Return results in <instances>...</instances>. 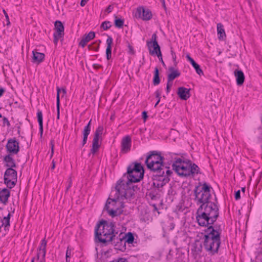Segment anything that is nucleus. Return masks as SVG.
<instances>
[{
    "label": "nucleus",
    "mask_w": 262,
    "mask_h": 262,
    "mask_svg": "<svg viewBox=\"0 0 262 262\" xmlns=\"http://www.w3.org/2000/svg\"><path fill=\"white\" fill-rule=\"evenodd\" d=\"M199 190V185L195 186L194 189L196 204H200L196 212V219L199 226L206 227L214 224L219 216L217 200L215 197L214 202L210 201L211 193Z\"/></svg>",
    "instance_id": "nucleus-1"
},
{
    "label": "nucleus",
    "mask_w": 262,
    "mask_h": 262,
    "mask_svg": "<svg viewBox=\"0 0 262 262\" xmlns=\"http://www.w3.org/2000/svg\"><path fill=\"white\" fill-rule=\"evenodd\" d=\"M115 223L102 220L97 224L95 229V242L107 246L113 244L115 249L122 252L126 248V243L123 233L116 230Z\"/></svg>",
    "instance_id": "nucleus-2"
},
{
    "label": "nucleus",
    "mask_w": 262,
    "mask_h": 262,
    "mask_svg": "<svg viewBox=\"0 0 262 262\" xmlns=\"http://www.w3.org/2000/svg\"><path fill=\"white\" fill-rule=\"evenodd\" d=\"M164 160L161 152L154 150L148 152L145 161L147 168L154 172L152 185L157 188H162L168 183L172 173Z\"/></svg>",
    "instance_id": "nucleus-3"
},
{
    "label": "nucleus",
    "mask_w": 262,
    "mask_h": 262,
    "mask_svg": "<svg viewBox=\"0 0 262 262\" xmlns=\"http://www.w3.org/2000/svg\"><path fill=\"white\" fill-rule=\"evenodd\" d=\"M207 230L208 233L204 235V246L206 250L211 255L218 253L221 245V234L222 230L221 225L217 224H209Z\"/></svg>",
    "instance_id": "nucleus-4"
},
{
    "label": "nucleus",
    "mask_w": 262,
    "mask_h": 262,
    "mask_svg": "<svg viewBox=\"0 0 262 262\" xmlns=\"http://www.w3.org/2000/svg\"><path fill=\"white\" fill-rule=\"evenodd\" d=\"M135 183L128 179L125 181L120 179L117 181L115 186L116 194L121 196V200L130 199L135 195V192L140 189L137 185L134 184Z\"/></svg>",
    "instance_id": "nucleus-5"
},
{
    "label": "nucleus",
    "mask_w": 262,
    "mask_h": 262,
    "mask_svg": "<svg viewBox=\"0 0 262 262\" xmlns=\"http://www.w3.org/2000/svg\"><path fill=\"white\" fill-rule=\"evenodd\" d=\"M116 197L114 199L109 198L106 202L104 210L112 217L117 216L123 212L122 209L124 207V203L121 201V196L116 194Z\"/></svg>",
    "instance_id": "nucleus-6"
},
{
    "label": "nucleus",
    "mask_w": 262,
    "mask_h": 262,
    "mask_svg": "<svg viewBox=\"0 0 262 262\" xmlns=\"http://www.w3.org/2000/svg\"><path fill=\"white\" fill-rule=\"evenodd\" d=\"M144 169L140 163L134 162L130 163L127 168V179L134 182H140L144 177Z\"/></svg>",
    "instance_id": "nucleus-7"
},
{
    "label": "nucleus",
    "mask_w": 262,
    "mask_h": 262,
    "mask_svg": "<svg viewBox=\"0 0 262 262\" xmlns=\"http://www.w3.org/2000/svg\"><path fill=\"white\" fill-rule=\"evenodd\" d=\"M190 160H184L181 158H177L172 164V169L177 174L182 177L187 178L190 177L189 166Z\"/></svg>",
    "instance_id": "nucleus-8"
},
{
    "label": "nucleus",
    "mask_w": 262,
    "mask_h": 262,
    "mask_svg": "<svg viewBox=\"0 0 262 262\" xmlns=\"http://www.w3.org/2000/svg\"><path fill=\"white\" fill-rule=\"evenodd\" d=\"M157 37L156 34L154 33L152 35L151 40L147 41V46L149 49V53L152 55L157 56L162 63L165 66V63L162 59L160 47L157 41Z\"/></svg>",
    "instance_id": "nucleus-9"
},
{
    "label": "nucleus",
    "mask_w": 262,
    "mask_h": 262,
    "mask_svg": "<svg viewBox=\"0 0 262 262\" xmlns=\"http://www.w3.org/2000/svg\"><path fill=\"white\" fill-rule=\"evenodd\" d=\"M4 183L9 188H13L17 181V172L16 170L11 168H7L4 177Z\"/></svg>",
    "instance_id": "nucleus-10"
},
{
    "label": "nucleus",
    "mask_w": 262,
    "mask_h": 262,
    "mask_svg": "<svg viewBox=\"0 0 262 262\" xmlns=\"http://www.w3.org/2000/svg\"><path fill=\"white\" fill-rule=\"evenodd\" d=\"M103 130V127L101 125H99L96 129L94 134V138L92 142V147L90 150L91 154L94 155L99 150L100 147V144L99 143V137L102 134Z\"/></svg>",
    "instance_id": "nucleus-11"
},
{
    "label": "nucleus",
    "mask_w": 262,
    "mask_h": 262,
    "mask_svg": "<svg viewBox=\"0 0 262 262\" xmlns=\"http://www.w3.org/2000/svg\"><path fill=\"white\" fill-rule=\"evenodd\" d=\"M19 143L16 138H9L6 145L7 151L10 154L16 155L19 151Z\"/></svg>",
    "instance_id": "nucleus-12"
},
{
    "label": "nucleus",
    "mask_w": 262,
    "mask_h": 262,
    "mask_svg": "<svg viewBox=\"0 0 262 262\" xmlns=\"http://www.w3.org/2000/svg\"><path fill=\"white\" fill-rule=\"evenodd\" d=\"M55 32L53 34L54 43L57 45L60 38L64 35V26L61 21L56 20L54 23Z\"/></svg>",
    "instance_id": "nucleus-13"
},
{
    "label": "nucleus",
    "mask_w": 262,
    "mask_h": 262,
    "mask_svg": "<svg viewBox=\"0 0 262 262\" xmlns=\"http://www.w3.org/2000/svg\"><path fill=\"white\" fill-rule=\"evenodd\" d=\"M135 16L136 18H141L143 20H149L152 18V13L148 9L139 7L137 9Z\"/></svg>",
    "instance_id": "nucleus-14"
},
{
    "label": "nucleus",
    "mask_w": 262,
    "mask_h": 262,
    "mask_svg": "<svg viewBox=\"0 0 262 262\" xmlns=\"http://www.w3.org/2000/svg\"><path fill=\"white\" fill-rule=\"evenodd\" d=\"M132 145L131 138L129 136L123 137L121 141V152L125 154L130 150Z\"/></svg>",
    "instance_id": "nucleus-15"
},
{
    "label": "nucleus",
    "mask_w": 262,
    "mask_h": 262,
    "mask_svg": "<svg viewBox=\"0 0 262 262\" xmlns=\"http://www.w3.org/2000/svg\"><path fill=\"white\" fill-rule=\"evenodd\" d=\"M13 154H9L3 158V161L5 163V166L7 168H15L16 167V164L13 157Z\"/></svg>",
    "instance_id": "nucleus-16"
},
{
    "label": "nucleus",
    "mask_w": 262,
    "mask_h": 262,
    "mask_svg": "<svg viewBox=\"0 0 262 262\" xmlns=\"http://www.w3.org/2000/svg\"><path fill=\"white\" fill-rule=\"evenodd\" d=\"M190 89H187L184 87H180L178 88L177 94L181 99L186 100L190 96Z\"/></svg>",
    "instance_id": "nucleus-17"
},
{
    "label": "nucleus",
    "mask_w": 262,
    "mask_h": 262,
    "mask_svg": "<svg viewBox=\"0 0 262 262\" xmlns=\"http://www.w3.org/2000/svg\"><path fill=\"white\" fill-rule=\"evenodd\" d=\"M47 243V241L46 240L45 238L41 241L40 246L39 247L40 252H38L37 254V259H38L39 258V254L40 253L42 254V258L40 261L41 262H45Z\"/></svg>",
    "instance_id": "nucleus-18"
},
{
    "label": "nucleus",
    "mask_w": 262,
    "mask_h": 262,
    "mask_svg": "<svg viewBox=\"0 0 262 262\" xmlns=\"http://www.w3.org/2000/svg\"><path fill=\"white\" fill-rule=\"evenodd\" d=\"M10 196V191L7 188H3L0 190V202L6 205L8 203V200Z\"/></svg>",
    "instance_id": "nucleus-19"
},
{
    "label": "nucleus",
    "mask_w": 262,
    "mask_h": 262,
    "mask_svg": "<svg viewBox=\"0 0 262 262\" xmlns=\"http://www.w3.org/2000/svg\"><path fill=\"white\" fill-rule=\"evenodd\" d=\"M95 36L94 32L91 31L88 34H85L82 38L81 41L79 43V45L82 47H85L86 43L93 39Z\"/></svg>",
    "instance_id": "nucleus-20"
},
{
    "label": "nucleus",
    "mask_w": 262,
    "mask_h": 262,
    "mask_svg": "<svg viewBox=\"0 0 262 262\" xmlns=\"http://www.w3.org/2000/svg\"><path fill=\"white\" fill-rule=\"evenodd\" d=\"M169 73L167 75V78L169 81H173L176 78L179 77L181 73L178 69L174 68L173 67H170L168 69Z\"/></svg>",
    "instance_id": "nucleus-21"
},
{
    "label": "nucleus",
    "mask_w": 262,
    "mask_h": 262,
    "mask_svg": "<svg viewBox=\"0 0 262 262\" xmlns=\"http://www.w3.org/2000/svg\"><path fill=\"white\" fill-rule=\"evenodd\" d=\"M33 54V61L35 63L39 64L45 58V54L42 53L38 52L37 50H35L32 52Z\"/></svg>",
    "instance_id": "nucleus-22"
},
{
    "label": "nucleus",
    "mask_w": 262,
    "mask_h": 262,
    "mask_svg": "<svg viewBox=\"0 0 262 262\" xmlns=\"http://www.w3.org/2000/svg\"><path fill=\"white\" fill-rule=\"evenodd\" d=\"M234 75L236 77L237 84L238 85L243 84L245 80L244 73L241 70H236L234 71Z\"/></svg>",
    "instance_id": "nucleus-23"
},
{
    "label": "nucleus",
    "mask_w": 262,
    "mask_h": 262,
    "mask_svg": "<svg viewBox=\"0 0 262 262\" xmlns=\"http://www.w3.org/2000/svg\"><path fill=\"white\" fill-rule=\"evenodd\" d=\"M112 43L113 39L111 36H108L106 39L107 48L106 49V55L107 59L111 57Z\"/></svg>",
    "instance_id": "nucleus-24"
},
{
    "label": "nucleus",
    "mask_w": 262,
    "mask_h": 262,
    "mask_svg": "<svg viewBox=\"0 0 262 262\" xmlns=\"http://www.w3.org/2000/svg\"><path fill=\"white\" fill-rule=\"evenodd\" d=\"M37 121L39 124V129L40 137H41L43 134V118L42 112L40 110H38L37 113Z\"/></svg>",
    "instance_id": "nucleus-25"
},
{
    "label": "nucleus",
    "mask_w": 262,
    "mask_h": 262,
    "mask_svg": "<svg viewBox=\"0 0 262 262\" xmlns=\"http://www.w3.org/2000/svg\"><path fill=\"white\" fill-rule=\"evenodd\" d=\"M217 31L219 35V39L220 40H224L226 37V34L224 29L223 25L221 24H217Z\"/></svg>",
    "instance_id": "nucleus-26"
},
{
    "label": "nucleus",
    "mask_w": 262,
    "mask_h": 262,
    "mask_svg": "<svg viewBox=\"0 0 262 262\" xmlns=\"http://www.w3.org/2000/svg\"><path fill=\"white\" fill-rule=\"evenodd\" d=\"M190 176L193 177L195 174L200 173V168L195 163H192L190 161L189 166Z\"/></svg>",
    "instance_id": "nucleus-27"
},
{
    "label": "nucleus",
    "mask_w": 262,
    "mask_h": 262,
    "mask_svg": "<svg viewBox=\"0 0 262 262\" xmlns=\"http://www.w3.org/2000/svg\"><path fill=\"white\" fill-rule=\"evenodd\" d=\"M123 236L124 238L125 242L128 244H133L134 241V234L132 232H128L125 234L123 233Z\"/></svg>",
    "instance_id": "nucleus-28"
},
{
    "label": "nucleus",
    "mask_w": 262,
    "mask_h": 262,
    "mask_svg": "<svg viewBox=\"0 0 262 262\" xmlns=\"http://www.w3.org/2000/svg\"><path fill=\"white\" fill-rule=\"evenodd\" d=\"M159 70L157 67L155 69L154 76L153 78V84L155 85H158L160 82V79L159 77Z\"/></svg>",
    "instance_id": "nucleus-29"
},
{
    "label": "nucleus",
    "mask_w": 262,
    "mask_h": 262,
    "mask_svg": "<svg viewBox=\"0 0 262 262\" xmlns=\"http://www.w3.org/2000/svg\"><path fill=\"white\" fill-rule=\"evenodd\" d=\"M211 188V187L209 185L206 183H204L202 185V187L201 188H200V186H199V191L202 192L203 191L204 192H207L208 193H210V189Z\"/></svg>",
    "instance_id": "nucleus-30"
},
{
    "label": "nucleus",
    "mask_w": 262,
    "mask_h": 262,
    "mask_svg": "<svg viewBox=\"0 0 262 262\" xmlns=\"http://www.w3.org/2000/svg\"><path fill=\"white\" fill-rule=\"evenodd\" d=\"M114 24L116 27L121 28L124 24V20L121 18H118L117 17L115 16Z\"/></svg>",
    "instance_id": "nucleus-31"
},
{
    "label": "nucleus",
    "mask_w": 262,
    "mask_h": 262,
    "mask_svg": "<svg viewBox=\"0 0 262 262\" xmlns=\"http://www.w3.org/2000/svg\"><path fill=\"white\" fill-rule=\"evenodd\" d=\"M11 216V214L10 213H9L8 215L7 216H5L3 219V223L2 226L3 225H5V227H7L8 226H10V219Z\"/></svg>",
    "instance_id": "nucleus-32"
},
{
    "label": "nucleus",
    "mask_w": 262,
    "mask_h": 262,
    "mask_svg": "<svg viewBox=\"0 0 262 262\" xmlns=\"http://www.w3.org/2000/svg\"><path fill=\"white\" fill-rule=\"evenodd\" d=\"M92 119L90 120L88 124L84 127L83 134L89 135L91 132V125Z\"/></svg>",
    "instance_id": "nucleus-33"
},
{
    "label": "nucleus",
    "mask_w": 262,
    "mask_h": 262,
    "mask_svg": "<svg viewBox=\"0 0 262 262\" xmlns=\"http://www.w3.org/2000/svg\"><path fill=\"white\" fill-rule=\"evenodd\" d=\"M112 25L111 23L108 21H105L101 24V27H102L104 30H106L111 27Z\"/></svg>",
    "instance_id": "nucleus-34"
},
{
    "label": "nucleus",
    "mask_w": 262,
    "mask_h": 262,
    "mask_svg": "<svg viewBox=\"0 0 262 262\" xmlns=\"http://www.w3.org/2000/svg\"><path fill=\"white\" fill-rule=\"evenodd\" d=\"M186 59L189 61L192 66H199L198 64H197L195 61L190 57L189 54H187L186 55Z\"/></svg>",
    "instance_id": "nucleus-35"
},
{
    "label": "nucleus",
    "mask_w": 262,
    "mask_h": 262,
    "mask_svg": "<svg viewBox=\"0 0 262 262\" xmlns=\"http://www.w3.org/2000/svg\"><path fill=\"white\" fill-rule=\"evenodd\" d=\"M248 4L249 7L251 9V11H253L254 8L256 7V2L255 0H248Z\"/></svg>",
    "instance_id": "nucleus-36"
},
{
    "label": "nucleus",
    "mask_w": 262,
    "mask_h": 262,
    "mask_svg": "<svg viewBox=\"0 0 262 262\" xmlns=\"http://www.w3.org/2000/svg\"><path fill=\"white\" fill-rule=\"evenodd\" d=\"M3 126H5L6 125L8 127H9L10 126V122L9 121L7 118L6 117H4L3 119Z\"/></svg>",
    "instance_id": "nucleus-37"
},
{
    "label": "nucleus",
    "mask_w": 262,
    "mask_h": 262,
    "mask_svg": "<svg viewBox=\"0 0 262 262\" xmlns=\"http://www.w3.org/2000/svg\"><path fill=\"white\" fill-rule=\"evenodd\" d=\"M193 68L195 69L196 72L200 76L203 75V72L202 70L200 68V67H193Z\"/></svg>",
    "instance_id": "nucleus-38"
},
{
    "label": "nucleus",
    "mask_w": 262,
    "mask_h": 262,
    "mask_svg": "<svg viewBox=\"0 0 262 262\" xmlns=\"http://www.w3.org/2000/svg\"><path fill=\"white\" fill-rule=\"evenodd\" d=\"M56 107H57V119H59L60 116V103L59 101L56 103Z\"/></svg>",
    "instance_id": "nucleus-39"
},
{
    "label": "nucleus",
    "mask_w": 262,
    "mask_h": 262,
    "mask_svg": "<svg viewBox=\"0 0 262 262\" xmlns=\"http://www.w3.org/2000/svg\"><path fill=\"white\" fill-rule=\"evenodd\" d=\"M88 48L90 50H93L95 51H97L99 49V45H97L96 46H94V45H89Z\"/></svg>",
    "instance_id": "nucleus-40"
},
{
    "label": "nucleus",
    "mask_w": 262,
    "mask_h": 262,
    "mask_svg": "<svg viewBox=\"0 0 262 262\" xmlns=\"http://www.w3.org/2000/svg\"><path fill=\"white\" fill-rule=\"evenodd\" d=\"M235 199L238 200L241 198V191L239 190L235 192L234 194Z\"/></svg>",
    "instance_id": "nucleus-41"
},
{
    "label": "nucleus",
    "mask_w": 262,
    "mask_h": 262,
    "mask_svg": "<svg viewBox=\"0 0 262 262\" xmlns=\"http://www.w3.org/2000/svg\"><path fill=\"white\" fill-rule=\"evenodd\" d=\"M128 53L130 54H132V55H133L135 54V51H134V48L130 45L128 43Z\"/></svg>",
    "instance_id": "nucleus-42"
},
{
    "label": "nucleus",
    "mask_w": 262,
    "mask_h": 262,
    "mask_svg": "<svg viewBox=\"0 0 262 262\" xmlns=\"http://www.w3.org/2000/svg\"><path fill=\"white\" fill-rule=\"evenodd\" d=\"M3 12H4V14L5 15V18L6 19V20H7V25L9 26L10 24V22L9 21V18L8 15L7 13L6 12V11L5 10H3Z\"/></svg>",
    "instance_id": "nucleus-43"
},
{
    "label": "nucleus",
    "mask_w": 262,
    "mask_h": 262,
    "mask_svg": "<svg viewBox=\"0 0 262 262\" xmlns=\"http://www.w3.org/2000/svg\"><path fill=\"white\" fill-rule=\"evenodd\" d=\"M61 91L60 89L57 86V96H56V103L59 101V103H60V98H59V94Z\"/></svg>",
    "instance_id": "nucleus-44"
},
{
    "label": "nucleus",
    "mask_w": 262,
    "mask_h": 262,
    "mask_svg": "<svg viewBox=\"0 0 262 262\" xmlns=\"http://www.w3.org/2000/svg\"><path fill=\"white\" fill-rule=\"evenodd\" d=\"M50 145H51V156H50V158H51L53 157V154H54V141L53 140H51L50 141Z\"/></svg>",
    "instance_id": "nucleus-45"
},
{
    "label": "nucleus",
    "mask_w": 262,
    "mask_h": 262,
    "mask_svg": "<svg viewBox=\"0 0 262 262\" xmlns=\"http://www.w3.org/2000/svg\"><path fill=\"white\" fill-rule=\"evenodd\" d=\"M161 92L159 90H157L155 92L156 97L158 98L159 101H160Z\"/></svg>",
    "instance_id": "nucleus-46"
},
{
    "label": "nucleus",
    "mask_w": 262,
    "mask_h": 262,
    "mask_svg": "<svg viewBox=\"0 0 262 262\" xmlns=\"http://www.w3.org/2000/svg\"><path fill=\"white\" fill-rule=\"evenodd\" d=\"M142 118H143L144 121L145 122L147 120V119L148 118V115H147V112L143 111L142 113Z\"/></svg>",
    "instance_id": "nucleus-47"
},
{
    "label": "nucleus",
    "mask_w": 262,
    "mask_h": 262,
    "mask_svg": "<svg viewBox=\"0 0 262 262\" xmlns=\"http://www.w3.org/2000/svg\"><path fill=\"white\" fill-rule=\"evenodd\" d=\"M256 259L262 262V254L260 253V252L258 251L256 256Z\"/></svg>",
    "instance_id": "nucleus-48"
},
{
    "label": "nucleus",
    "mask_w": 262,
    "mask_h": 262,
    "mask_svg": "<svg viewBox=\"0 0 262 262\" xmlns=\"http://www.w3.org/2000/svg\"><path fill=\"white\" fill-rule=\"evenodd\" d=\"M71 255V250L69 247H68L67 251H66V256L67 257H70Z\"/></svg>",
    "instance_id": "nucleus-49"
},
{
    "label": "nucleus",
    "mask_w": 262,
    "mask_h": 262,
    "mask_svg": "<svg viewBox=\"0 0 262 262\" xmlns=\"http://www.w3.org/2000/svg\"><path fill=\"white\" fill-rule=\"evenodd\" d=\"M72 186V179L71 178H69V184H68V186L67 187V188H66V191H68L69 189L71 188Z\"/></svg>",
    "instance_id": "nucleus-50"
},
{
    "label": "nucleus",
    "mask_w": 262,
    "mask_h": 262,
    "mask_svg": "<svg viewBox=\"0 0 262 262\" xmlns=\"http://www.w3.org/2000/svg\"><path fill=\"white\" fill-rule=\"evenodd\" d=\"M171 54H172V59H173V60L174 61V64L175 66H176L177 64V62H176V55L173 53V52H171Z\"/></svg>",
    "instance_id": "nucleus-51"
},
{
    "label": "nucleus",
    "mask_w": 262,
    "mask_h": 262,
    "mask_svg": "<svg viewBox=\"0 0 262 262\" xmlns=\"http://www.w3.org/2000/svg\"><path fill=\"white\" fill-rule=\"evenodd\" d=\"M116 262H127V261L124 258H119Z\"/></svg>",
    "instance_id": "nucleus-52"
},
{
    "label": "nucleus",
    "mask_w": 262,
    "mask_h": 262,
    "mask_svg": "<svg viewBox=\"0 0 262 262\" xmlns=\"http://www.w3.org/2000/svg\"><path fill=\"white\" fill-rule=\"evenodd\" d=\"M89 0H81L80 2L81 6L83 7L85 5Z\"/></svg>",
    "instance_id": "nucleus-53"
},
{
    "label": "nucleus",
    "mask_w": 262,
    "mask_h": 262,
    "mask_svg": "<svg viewBox=\"0 0 262 262\" xmlns=\"http://www.w3.org/2000/svg\"><path fill=\"white\" fill-rule=\"evenodd\" d=\"M5 92V89L3 88H0V97H2Z\"/></svg>",
    "instance_id": "nucleus-54"
},
{
    "label": "nucleus",
    "mask_w": 262,
    "mask_h": 262,
    "mask_svg": "<svg viewBox=\"0 0 262 262\" xmlns=\"http://www.w3.org/2000/svg\"><path fill=\"white\" fill-rule=\"evenodd\" d=\"M112 9H113V7L111 6V5H109L107 8H106V11L108 12V13H110L112 11Z\"/></svg>",
    "instance_id": "nucleus-55"
},
{
    "label": "nucleus",
    "mask_w": 262,
    "mask_h": 262,
    "mask_svg": "<svg viewBox=\"0 0 262 262\" xmlns=\"http://www.w3.org/2000/svg\"><path fill=\"white\" fill-rule=\"evenodd\" d=\"M172 85V81H169V78H167V82L166 86H169V87H171Z\"/></svg>",
    "instance_id": "nucleus-56"
},
{
    "label": "nucleus",
    "mask_w": 262,
    "mask_h": 262,
    "mask_svg": "<svg viewBox=\"0 0 262 262\" xmlns=\"http://www.w3.org/2000/svg\"><path fill=\"white\" fill-rule=\"evenodd\" d=\"M55 164H56V163L55 162V161L54 160H52V166L51 167V169L52 170L54 169L55 167Z\"/></svg>",
    "instance_id": "nucleus-57"
},
{
    "label": "nucleus",
    "mask_w": 262,
    "mask_h": 262,
    "mask_svg": "<svg viewBox=\"0 0 262 262\" xmlns=\"http://www.w3.org/2000/svg\"><path fill=\"white\" fill-rule=\"evenodd\" d=\"M88 136H89V135L83 134V139H84V140H87Z\"/></svg>",
    "instance_id": "nucleus-58"
},
{
    "label": "nucleus",
    "mask_w": 262,
    "mask_h": 262,
    "mask_svg": "<svg viewBox=\"0 0 262 262\" xmlns=\"http://www.w3.org/2000/svg\"><path fill=\"white\" fill-rule=\"evenodd\" d=\"M171 87H169V86H166V92L167 93H168L170 90Z\"/></svg>",
    "instance_id": "nucleus-59"
},
{
    "label": "nucleus",
    "mask_w": 262,
    "mask_h": 262,
    "mask_svg": "<svg viewBox=\"0 0 262 262\" xmlns=\"http://www.w3.org/2000/svg\"><path fill=\"white\" fill-rule=\"evenodd\" d=\"M86 141H87L86 140H85L84 139L82 140V146H83L86 144Z\"/></svg>",
    "instance_id": "nucleus-60"
},
{
    "label": "nucleus",
    "mask_w": 262,
    "mask_h": 262,
    "mask_svg": "<svg viewBox=\"0 0 262 262\" xmlns=\"http://www.w3.org/2000/svg\"><path fill=\"white\" fill-rule=\"evenodd\" d=\"M15 68H16L14 69H12L13 72H14V71H16L17 72H18V70H19V69H18L17 67H15Z\"/></svg>",
    "instance_id": "nucleus-61"
},
{
    "label": "nucleus",
    "mask_w": 262,
    "mask_h": 262,
    "mask_svg": "<svg viewBox=\"0 0 262 262\" xmlns=\"http://www.w3.org/2000/svg\"><path fill=\"white\" fill-rule=\"evenodd\" d=\"M241 190L243 192V193H244L245 192V190H246V187H242L241 189Z\"/></svg>",
    "instance_id": "nucleus-62"
},
{
    "label": "nucleus",
    "mask_w": 262,
    "mask_h": 262,
    "mask_svg": "<svg viewBox=\"0 0 262 262\" xmlns=\"http://www.w3.org/2000/svg\"><path fill=\"white\" fill-rule=\"evenodd\" d=\"M110 119L112 120H114L115 119V115H112Z\"/></svg>",
    "instance_id": "nucleus-63"
},
{
    "label": "nucleus",
    "mask_w": 262,
    "mask_h": 262,
    "mask_svg": "<svg viewBox=\"0 0 262 262\" xmlns=\"http://www.w3.org/2000/svg\"><path fill=\"white\" fill-rule=\"evenodd\" d=\"M153 207L154 208V210L158 211V208L156 204L153 205Z\"/></svg>",
    "instance_id": "nucleus-64"
}]
</instances>
